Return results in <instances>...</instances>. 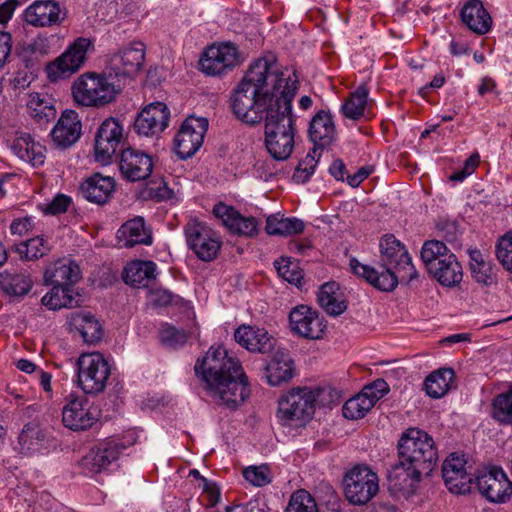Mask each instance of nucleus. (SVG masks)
<instances>
[{
  "mask_svg": "<svg viewBox=\"0 0 512 512\" xmlns=\"http://www.w3.org/2000/svg\"><path fill=\"white\" fill-rule=\"evenodd\" d=\"M297 89L295 72L279 65L274 55H266L250 65L230 96L237 119L249 125L265 121V147L277 161L287 160L295 146L292 102Z\"/></svg>",
  "mask_w": 512,
  "mask_h": 512,
  "instance_id": "nucleus-1",
  "label": "nucleus"
},
{
  "mask_svg": "<svg viewBox=\"0 0 512 512\" xmlns=\"http://www.w3.org/2000/svg\"><path fill=\"white\" fill-rule=\"evenodd\" d=\"M194 369L204 381L208 396L219 406L236 409L250 395L240 362L221 346H212L202 360H197Z\"/></svg>",
  "mask_w": 512,
  "mask_h": 512,
  "instance_id": "nucleus-2",
  "label": "nucleus"
},
{
  "mask_svg": "<svg viewBox=\"0 0 512 512\" xmlns=\"http://www.w3.org/2000/svg\"><path fill=\"white\" fill-rule=\"evenodd\" d=\"M398 462L387 472L392 490L413 494L424 476L430 475L438 462L433 438L418 428H408L397 443Z\"/></svg>",
  "mask_w": 512,
  "mask_h": 512,
  "instance_id": "nucleus-3",
  "label": "nucleus"
},
{
  "mask_svg": "<svg viewBox=\"0 0 512 512\" xmlns=\"http://www.w3.org/2000/svg\"><path fill=\"white\" fill-rule=\"evenodd\" d=\"M380 263L377 267L360 263L356 258L350 260L352 272L365 279L374 288L393 291L399 278L411 282L418 277L412 259L405 246L392 234L383 236L379 243Z\"/></svg>",
  "mask_w": 512,
  "mask_h": 512,
  "instance_id": "nucleus-4",
  "label": "nucleus"
},
{
  "mask_svg": "<svg viewBox=\"0 0 512 512\" xmlns=\"http://www.w3.org/2000/svg\"><path fill=\"white\" fill-rule=\"evenodd\" d=\"M316 394L309 388H294L278 401L276 417L283 426L305 425L314 415Z\"/></svg>",
  "mask_w": 512,
  "mask_h": 512,
  "instance_id": "nucleus-5",
  "label": "nucleus"
},
{
  "mask_svg": "<svg viewBox=\"0 0 512 512\" xmlns=\"http://www.w3.org/2000/svg\"><path fill=\"white\" fill-rule=\"evenodd\" d=\"M74 101L85 107H101L112 102L118 93L104 75L84 73L72 85Z\"/></svg>",
  "mask_w": 512,
  "mask_h": 512,
  "instance_id": "nucleus-6",
  "label": "nucleus"
},
{
  "mask_svg": "<svg viewBox=\"0 0 512 512\" xmlns=\"http://www.w3.org/2000/svg\"><path fill=\"white\" fill-rule=\"evenodd\" d=\"M78 383L85 394L102 393L111 374V366L99 352L83 354L77 361Z\"/></svg>",
  "mask_w": 512,
  "mask_h": 512,
  "instance_id": "nucleus-7",
  "label": "nucleus"
},
{
  "mask_svg": "<svg viewBox=\"0 0 512 512\" xmlns=\"http://www.w3.org/2000/svg\"><path fill=\"white\" fill-rule=\"evenodd\" d=\"M378 490V477L366 466H355L344 477L345 497L351 504L368 503Z\"/></svg>",
  "mask_w": 512,
  "mask_h": 512,
  "instance_id": "nucleus-8",
  "label": "nucleus"
},
{
  "mask_svg": "<svg viewBox=\"0 0 512 512\" xmlns=\"http://www.w3.org/2000/svg\"><path fill=\"white\" fill-rule=\"evenodd\" d=\"M189 248L202 261L214 260L222 246L220 236L203 222L191 219L184 228Z\"/></svg>",
  "mask_w": 512,
  "mask_h": 512,
  "instance_id": "nucleus-9",
  "label": "nucleus"
},
{
  "mask_svg": "<svg viewBox=\"0 0 512 512\" xmlns=\"http://www.w3.org/2000/svg\"><path fill=\"white\" fill-rule=\"evenodd\" d=\"M92 42L89 38L79 37L46 68L51 81L66 78L78 71L86 61V56Z\"/></svg>",
  "mask_w": 512,
  "mask_h": 512,
  "instance_id": "nucleus-10",
  "label": "nucleus"
},
{
  "mask_svg": "<svg viewBox=\"0 0 512 512\" xmlns=\"http://www.w3.org/2000/svg\"><path fill=\"white\" fill-rule=\"evenodd\" d=\"M480 494L492 503H506L512 496V481L500 466L480 471L474 480Z\"/></svg>",
  "mask_w": 512,
  "mask_h": 512,
  "instance_id": "nucleus-11",
  "label": "nucleus"
},
{
  "mask_svg": "<svg viewBox=\"0 0 512 512\" xmlns=\"http://www.w3.org/2000/svg\"><path fill=\"white\" fill-rule=\"evenodd\" d=\"M241 62L240 53L232 43H220L209 46L200 58L203 73L220 76L232 71Z\"/></svg>",
  "mask_w": 512,
  "mask_h": 512,
  "instance_id": "nucleus-12",
  "label": "nucleus"
},
{
  "mask_svg": "<svg viewBox=\"0 0 512 512\" xmlns=\"http://www.w3.org/2000/svg\"><path fill=\"white\" fill-rule=\"evenodd\" d=\"M99 418V411L84 395H69L62 410V422L65 427L82 431L91 428Z\"/></svg>",
  "mask_w": 512,
  "mask_h": 512,
  "instance_id": "nucleus-13",
  "label": "nucleus"
},
{
  "mask_svg": "<svg viewBox=\"0 0 512 512\" xmlns=\"http://www.w3.org/2000/svg\"><path fill=\"white\" fill-rule=\"evenodd\" d=\"M208 129L206 118L188 117L174 138V149L180 159L192 157L202 146Z\"/></svg>",
  "mask_w": 512,
  "mask_h": 512,
  "instance_id": "nucleus-14",
  "label": "nucleus"
},
{
  "mask_svg": "<svg viewBox=\"0 0 512 512\" xmlns=\"http://www.w3.org/2000/svg\"><path fill=\"white\" fill-rule=\"evenodd\" d=\"M291 331L300 337L317 340L323 337L325 324L319 313L307 305H299L289 313Z\"/></svg>",
  "mask_w": 512,
  "mask_h": 512,
  "instance_id": "nucleus-15",
  "label": "nucleus"
},
{
  "mask_svg": "<svg viewBox=\"0 0 512 512\" xmlns=\"http://www.w3.org/2000/svg\"><path fill=\"white\" fill-rule=\"evenodd\" d=\"M124 140L123 126L115 118L105 119L99 126L95 137V158L108 162Z\"/></svg>",
  "mask_w": 512,
  "mask_h": 512,
  "instance_id": "nucleus-16",
  "label": "nucleus"
},
{
  "mask_svg": "<svg viewBox=\"0 0 512 512\" xmlns=\"http://www.w3.org/2000/svg\"><path fill=\"white\" fill-rule=\"evenodd\" d=\"M466 464L464 456L456 453L450 454L444 461L442 476L450 492L465 494L471 491L475 477L468 472Z\"/></svg>",
  "mask_w": 512,
  "mask_h": 512,
  "instance_id": "nucleus-17",
  "label": "nucleus"
},
{
  "mask_svg": "<svg viewBox=\"0 0 512 512\" xmlns=\"http://www.w3.org/2000/svg\"><path fill=\"white\" fill-rule=\"evenodd\" d=\"M125 447L122 443L110 440L91 449L80 461L82 473L88 476L106 471L115 462Z\"/></svg>",
  "mask_w": 512,
  "mask_h": 512,
  "instance_id": "nucleus-18",
  "label": "nucleus"
},
{
  "mask_svg": "<svg viewBox=\"0 0 512 512\" xmlns=\"http://www.w3.org/2000/svg\"><path fill=\"white\" fill-rule=\"evenodd\" d=\"M213 213L221 219L224 226L233 234L245 237H254L258 234L259 221L253 216L240 214L232 206L219 202L214 206Z\"/></svg>",
  "mask_w": 512,
  "mask_h": 512,
  "instance_id": "nucleus-19",
  "label": "nucleus"
},
{
  "mask_svg": "<svg viewBox=\"0 0 512 512\" xmlns=\"http://www.w3.org/2000/svg\"><path fill=\"white\" fill-rule=\"evenodd\" d=\"M169 115V110L164 103H151L138 114L134 129L139 135L147 137L158 135L168 126Z\"/></svg>",
  "mask_w": 512,
  "mask_h": 512,
  "instance_id": "nucleus-20",
  "label": "nucleus"
},
{
  "mask_svg": "<svg viewBox=\"0 0 512 512\" xmlns=\"http://www.w3.org/2000/svg\"><path fill=\"white\" fill-rule=\"evenodd\" d=\"M119 167L123 177L127 180L131 182L143 181L151 175L153 161L147 153L127 148L121 153Z\"/></svg>",
  "mask_w": 512,
  "mask_h": 512,
  "instance_id": "nucleus-21",
  "label": "nucleus"
},
{
  "mask_svg": "<svg viewBox=\"0 0 512 512\" xmlns=\"http://www.w3.org/2000/svg\"><path fill=\"white\" fill-rule=\"evenodd\" d=\"M144 60V44L137 42L114 54L110 59V66L117 76L133 77L140 71Z\"/></svg>",
  "mask_w": 512,
  "mask_h": 512,
  "instance_id": "nucleus-22",
  "label": "nucleus"
},
{
  "mask_svg": "<svg viewBox=\"0 0 512 512\" xmlns=\"http://www.w3.org/2000/svg\"><path fill=\"white\" fill-rule=\"evenodd\" d=\"M65 18L58 2L39 0L33 2L24 11L25 21L34 27H49L59 24Z\"/></svg>",
  "mask_w": 512,
  "mask_h": 512,
  "instance_id": "nucleus-23",
  "label": "nucleus"
},
{
  "mask_svg": "<svg viewBox=\"0 0 512 512\" xmlns=\"http://www.w3.org/2000/svg\"><path fill=\"white\" fill-rule=\"evenodd\" d=\"M308 137L314 147L323 150L329 147L336 138V127L329 110H319L312 117L308 127Z\"/></svg>",
  "mask_w": 512,
  "mask_h": 512,
  "instance_id": "nucleus-24",
  "label": "nucleus"
},
{
  "mask_svg": "<svg viewBox=\"0 0 512 512\" xmlns=\"http://www.w3.org/2000/svg\"><path fill=\"white\" fill-rule=\"evenodd\" d=\"M116 182L113 177L95 173L80 185V193L87 201L104 205L113 196Z\"/></svg>",
  "mask_w": 512,
  "mask_h": 512,
  "instance_id": "nucleus-25",
  "label": "nucleus"
},
{
  "mask_svg": "<svg viewBox=\"0 0 512 512\" xmlns=\"http://www.w3.org/2000/svg\"><path fill=\"white\" fill-rule=\"evenodd\" d=\"M81 127L78 114L73 110H65L51 131L52 139L58 147H70L80 138Z\"/></svg>",
  "mask_w": 512,
  "mask_h": 512,
  "instance_id": "nucleus-26",
  "label": "nucleus"
},
{
  "mask_svg": "<svg viewBox=\"0 0 512 512\" xmlns=\"http://www.w3.org/2000/svg\"><path fill=\"white\" fill-rule=\"evenodd\" d=\"M235 341L251 352L268 353L274 348L275 340L263 328L241 325L234 333Z\"/></svg>",
  "mask_w": 512,
  "mask_h": 512,
  "instance_id": "nucleus-27",
  "label": "nucleus"
},
{
  "mask_svg": "<svg viewBox=\"0 0 512 512\" xmlns=\"http://www.w3.org/2000/svg\"><path fill=\"white\" fill-rule=\"evenodd\" d=\"M460 17L462 23L478 35L491 29L492 18L480 0H468L460 10Z\"/></svg>",
  "mask_w": 512,
  "mask_h": 512,
  "instance_id": "nucleus-28",
  "label": "nucleus"
},
{
  "mask_svg": "<svg viewBox=\"0 0 512 512\" xmlns=\"http://www.w3.org/2000/svg\"><path fill=\"white\" fill-rule=\"evenodd\" d=\"M80 279L79 266L68 259H60L44 272L46 285L70 288Z\"/></svg>",
  "mask_w": 512,
  "mask_h": 512,
  "instance_id": "nucleus-29",
  "label": "nucleus"
},
{
  "mask_svg": "<svg viewBox=\"0 0 512 512\" xmlns=\"http://www.w3.org/2000/svg\"><path fill=\"white\" fill-rule=\"evenodd\" d=\"M118 243L122 247H133L135 245H150L152 243L151 231L145 226L142 217L125 222L117 231Z\"/></svg>",
  "mask_w": 512,
  "mask_h": 512,
  "instance_id": "nucleus-30",
  "label": "nucleus"
},
{
  "mask_svg": "<svg viewBox=\"0 0 512 512\" xmlns=\"http://www.w3.org/2000/svg\"><path fill=\"white\" fill-rule=\"evenodd\" d=\"M49 442L47 431L36 422L24 425L18 436L19 450L22 454L31 455L46 449Z\"/></svg>",
  "mask_w": 512,
  "mask_h": 512,
  "instance_id": "nucleus-31",
  "label": "nucleus"
},
{
  "mask_svg": "<svg viewBox=\"0 0 512 512\" xmlns=\"http://www.w3.org/2000/svg\"><path fill=\"white\" fill-rule=\"evenodd\" d=\"M71 329L78 331L86 343L93 344L103 336L102 326L90 312H73L69 317Z\"/></svg>",
  "mask_w": 512,
  "mask_h": 512,
  "instance_id": "nucleus-32",
  "label": "nucleus"
},
{
  "mask_svg": "<svg viewBox=\"0 0 512 512\" xmlns=\"http://www.w3.org/2000/svg\"><path fill=\"white\" fill-rule=\"evenodd\" d=\"M26 106L30 117L40 126H45L56 118L54 100L47 94L30 93Z\"/></svg>",
  "mask_w": 512,
  "mask_h": 512,
  "instance_id": "nucleus-33",
  "label": "nucleus"
},
{
  "mask_svg": "<svg viewBox=\"0 0 512 512\" xmlns=\"http://www.w3.org/2000/svg\"><path fill=\"white\" fill-rule=\"evenodd\" d=\"M293 370L290 356L283 351H277L265 367V377L271 386H278L292 379Z\"/></svg>",
  "mask_w": 512,
  "mask_h": 512,
  "instance_id": "nucleus-34",
  "label": "nucleus"
},
{
  "mask_svg": "<svg viewBox=\"0 0 512 512\" xmlns=\"http://www.w3.org/2000/svg\"><path fill=\"white\" fill-rule=\"evenodd\" d=\"M428 273L444 287H455L463 278L462 266L455 254L444 258L439 265H434Z\"/></svg>",
  "mask_w": 512,
  "mask_h": 512,
  "instance_id": "nucleus-35",
  "label": "nucleus"
},
{
  "mask_svg": "<svg viewBox=\"0 0 512 512\" xmlns=\"http://www.w3.org/2000/svg\"><path fill=\"white\" fill-rule=\"evenodd\" d=\"M156 267L153 261H132L124 269L123 279L126 284L133 287H146L155 278Z\"/></svg>",
  "mask_w": 512,
  "mask_h": 512,
  "instance_id": "nucleus-36",
  "label": "nucleus"
},
{
  "mask_svg": "<svg viewBox=\"0 0 512 512\" xmlns=\"http://www.w3.org/2000/svg\"><path fill=\"white\" fill-rule=\"evenodd\" d=\"M317 300L319 305L331 316L341 315L347 309V302L336 282H328L321 286Z\"/></svg>",
  "mask_w": 512,
  "mask_h": 512,
  "instance_id": "nucleus-37",
  "label": "nucleus"
},
{
  "mask_svg": "<svg viewBox=\"0 0 512 512\" xmlns=\"http://www.w3.org/2000/svg\"><path fill=\"white\" fill-rule=\"evenodd\" d=\"M33 281L26 271L0 273V289L8 296L23 297L31 290Z\"/></svg>",
  "mask_w": 512,
  "mask_h": 512,
  "instance_id": "nucleus-38",
  "label": "nucleus"
},
{
  "mask_svg": "<svg viewBox=\"0 0 512 512\" xmlns=\"http://www.w3.org/2000/svg\"><path fill=\"white\" fill-rule=\"evenodd\" d=\"M12 151L21 160L39 166L44 162L43 147L32 140L29 134L22 135L13 141Z\"/></svg>",
  "mask_w": 512,
  "mask_h": 512,
  "instance_id": "nucleus-39",
  "label": "nucleus"
},
{
  "mask_svg": "<svg viewBox=\"0 0 512 512\" xmlns=\"http://www.w3.org/2000/svg\"><path fill=\"white\" fill-rule=\"evenodd\" d=\"M455 373L451 368H441L431 373L424 382L427 395L441 398L448 393L454 382Z\"/></svg>",
  "mask_w": 512,
  "mask_h": 512,
  "instance_id": "nucleus-40",
  "label": "nucleus"
},
{
  "mask_svg": "<svg viewBox=\"0 0 512 512\" xmlns=\"http://www.w3.org/2000/svg\"><path fill=\"white\" fill-rule=\"evenodd\" d=\"M305 224L296 217H284L280 214L271 215L266 220L265 230L269 235L290 236L304 231Z\"/></svg>",
  "mask_w": 512,
  "mask_h": 512,
  "instance_id": "nucleus-41",
  "label": "nucleus"
},
{
  "mask_svg": "<svg viewBox=\"0 0 512 512\" xmlns=\"http://www.w3.org/2000/svg\"><path fill=\"white\" fill-rule=\"evenodd\" d=\"M369 91L361 85L350 94L341 106V111L346 118L358 120L364 115Z\"/></svg>",
  "mask_w": 512,
  "mask_h": 512,
  "instance_id": "nucleus-42",
  "label": "nucleus"
},
{
  "mask_svg": "<svg viewBox=\"0 0 512 512\" xmlns=\"http://www.w3.org/2000/svg\"><path fill=\"white\" fill-rule=\"evenodd\" d=\"M454 255L446 244L439 240H427L423 243L421 249V259L427 269L430 270L434 265H439L444 258Z\"/></svg>",
  "mask_w": 512,
  "mask_h": 512,
  "instance_id": "nucleus-43",
  "label": "nucleus"
},
{
  "mask_svg": "<svg viewBox=\"0 0 512 512\" xmlns=\"http://www.w3.org/2000/svg\"><path fill=\"white\" fill-rule=\"evenodd\" d=\"M376 403L362 390L359 394L348 399L342 408L343 416L357 420L363 418Z\"/></svg>",
  "mask_w": 512,
  "mask_h": 512,
  "instance_id": "nucleus-44",
  "label": "nucleus"
},
{
  "mask_svg": "<svg viewBox=\"0 0 512 512\" xmlns=\"http://www.w3.org/2000/svg\"><path fill=\"white\" fill-rule=\"evenodd\" d=\"M491 414L496 421L512 425V387L493 399Z\"/></svg>",
  "mask_w": 512,
  "mask_h": 512,
  "instance_id": "nucleus-45",
  "label": "nucleus"
},
{
  "mask_svg": "<svg viewBox=\"0 0 512 512\" xmlns=\"http://www.w3.org/2000/svg\"><path fill=\"white\" fill-rule=\"evenodd\" d=\"M71 293V288L52 286L51 291L42 297L41 302L50 310L72 307L75 300Z\"/></svg>",
  "mask_w": 512,
  "mask_h": 512,
  "instance_id": "nucleus-46",
  "label": "nucleus"
},
{
  "mask_svg": "<svg viewBox=\"0 0 512 512\" xmlns=\"http://www.w3.org/2000/svg\"><path fill=\"white\" fill-rule=\"evenodd\" d=\"M322 150L313 147L308 154L299 161L293 179L297 182L304 183L309 180L311 175L314 173L317 162L321 156Z\"/></svg>",
  "mask_w": 512,
  "mask_h": 512,
  "instance_id": "nucleus-47",
  "label": "nucleus"
},
{
  "mask_svg": "<svg viewBox=\"0 0 512 512\" xmlns=\"http://www.w3.org/2000/svg\"><path fill=\"white\" fill-rule=\"evenodd\" d=\"M285 512H318V508L310 493L297 490L292 494Z\"/></svg>",
  "mask_w": 512,
  "mask_h": 512,
  "instance_id": "nucleus-48",
  "label": "nucleus"
},
{
  "mask_svg": "<svg viewBox=\"0 0 512 512\" xmlns=\"http://www.w3.org/2000/svg\"><path fill=\"white\" fill-rule=\"evenodd\" d=\"M50 250L48 243L41 237L27 240L18 247V252L26 260H34L43 257Z\"/></svg>",
  "mask_w": 512,
  "mask_h": 512,
  "instance_id": "nucleus-49",
  "label": "nucleus"
},
{
  "mask_svg": "<svg viewBox=\"0 0 512 512\" xmlns=\"http://www.w3.org/2000/svg\"><path fill=\"white\" fill-rule=\"evenodd\" d=\"M496 256L502 266L512 273V232L506 233L499 239Z\"/></svg>",
  "mask_w": 512,
  "mask_h": 512,
  "instance_id": "nucleus-50",
  "label": "nucleus"
},
{
  "mask_svg": "<svg viewBox=\"0 0 512 512\" xmlns=\"http://www.w3.org/2000/svg\"><path fill=\"white\" fill-rule=\"evenodd\" d=\"M243 476L248 482L258 487L271 482L270 470L266 465L248 467L244 469Z\"/></svg>",
  "mask_w": 512,
  "mask_h": 512,
  "instance_id": "nucleus-51",
  "label": "nucleus"
},
{
  "mask_svg": "<svg viewBox=\"0 0 512 512\" xmlns=\"http://www.w3.org/2000/svg\"><path fill=\"white\" fill-rule=\"evenodd\" d=\"M274 267L280 277L291 284H296L300 281L301 274L296 270V266L289 260V258H280L275 260Z\"/></svg>",
  "mask_w": 512,
  "mask_h": 512,
  "instance_id": "nucleus-52",
  "label": "nucleus"
},
{
  "mask_svg": "<svg viewBox=\"0 0 512 512\" xmlns=\"http://www.w3.org/2000/svg\"><path fill=\"white\" fill-rule=\"evenodd\" d=\"M437 230L438 233L444 238L448 243H454L458 240L460 235L459 227L456 221L449 219H439L437 222Z\"/></svg>",
  "mask_w": 512,
  "mask_h": 512,
  "instance_id": "nucleus-53",
  "label": "nucleus"
},
{
  "mask_svg": "<svg viewBox=\"0 0 512 512\" xmlns=\"http://www.w3.org/2000/svg\"><path fill=\"white\" fill-rule=\"evenodd\" d=\"M186 341L187 334L183 330L169 326L161 331V342L170 347L181 346Z\"/></svg>",
  "mask_w": 512,
  "mask_h": 512,
  "instance_id": "nucleus-54",
  "label": "nucleus"
},
{
  "mask_svg": "<svg viewBox=\"0 0 512 512\" xmlns=\"http://www.w3.org/2000/svg\"><path fill=\"white\" fill-rule=\"evenodd\" d=\"M470 270L476 282L485 286H490L494 282L493 268L490 262L473 266Z\"/></svg>",
  "mask_w": 512,
  "mask_h": 512,
  "instance_id": "nucleus-55",
  "label": "nucleus"
},
{
  "mask_svg": "<svg viewBox=\"0 0 512 512\" xmlns=\"http://www.w3.org/2000/svg\"><path fill=\"white\" fill-rule=\"evenodd\" d=\"M151 301L155 306L165 307L172 304L177 305L181 298L168 290L157 289L151 292Z\"/></svg>",
  "mask_w": 512,
  "mask_h": 512,
  "instance_id": "nucleus-56",
  "label": "nucleus"
},
{
  "mask_svg": "<svg viewBox=\"0 0 512 512\" xmlns=\"http://www.w3.org/2000/svg\"><path fill=\"white\" fill-rule=\"evenodd\" d=\"M362 390L376 403L389 392V385L385 380L377 379L370 385L365 386Z\"/></svg>",
  "mask_w": 512,
  "mask_h": 512,
  "instance_id": "nucleus-57",
  "label": "nucleus"
},
{
  "mask_svg": "<svg viewBox=\"0 0 512 512\" xmlns=\"http://www.w3.org/2000/svg\"><path fill=\"white\" fill-rule=\"evenodd\" d=\"M71 203V198L64 195L59 194L54 199L46 205L45 213L57 215L60 213H64L67 211L68 206Z\"/></svg>",
  "mask_w": 512,
  "mask_h": 512,
  "instance_id": "nucleus-58",
  "label": "nucleus"
},
{
  "mask_svg": "<svg viewBox=\"0 0 512 512\" xmlns=\"http://www.w3.org/2000/svg\"><path fill=\"white\" fill-rule=\"evenodd\" d=\"M12 50V37L8 32L0 31V68L7 62Z\"/></svg>",
  "mask_w": 512,
  "mask_h": 512,
  "instance_id": "nucleus-59",
  "label": "nucleus"
},
{
  "mask_svg": "<svg viewBox=\"0 0 512 512\" xmlns=\"http://www.w3.org/2000/svg\"><path fill=\"white\" fill-rule=\"evenodd\" d=\"M373 172V168L371 166H363L358 169L352 175H347L346 180L347 183L351 187H358L365 179H367L370 174Z\"/></svg>",
  "mask_w": 512,
  "mask_h": 512,
  "instance_id": "nucleus-60",
  "label": "nucleus"
},
{
  "mask_svg": "<svg viewBox=\"0 0 512 512\" xmlns=\"http://www.w3.org/2000/svg\"><path fill=\"white\" fill-rule=\"evenodd\" d=\"M19 5L18 0H6L0 5V23H7L11 19L15 8Z\"/></svg>",
  "mask_w": 512,
  "mask_h": 512,
  "instance_id": "nucleus-61",
  "label": "nucleus"
},
{
  "mask_svg": "<svg viewBox=\"0 0 512 512\" xmlns=\"http://www.w3.org/2000/svg\"><path fill=\"white\" fill-rule=\"evenodd\" d=\"M329 172L336 180L343 181L345 179L346 166L342 160H334L329 168Z\"/></svg>",
  "mask_w": 512,
  "mask_h": 512,
  "instance_id": "nucleus-62",
  "label": "nucleus"
},
{
  "mask_svg": "<svg viewBox=\"0 0 512 512\" xmlns=\"http://www.w3.org/2000/svg\"><path fill=\"white\" fill-rule=\"evenodd\" d=\"M30 225L29 219H16L10 225V230L12 234L22 235L26 231H28Z\"/></svg>",
  "mask_w": 512,
  "mask_h": 512,
  "instance_id": "nucleus-63",
  "label": "nucleus"
},
{
  "mask_svg": "<svg viewBox=\"0 0 512 512\" xmlns=\"http://www.w3.org/2000/svg\"><path fill=\"white\" fill-rule=\"evenodd\" d=\"M37 374H38L39 383H40L41 387L43 388V390L45 392L51 394L52 393V387H51L52 375L49 372H46L43 370H39Z\"/></svg>",
  "mask_w": 512,
  "mask_h": 512,
  "instance_id": "nucleus-64",
  "label": "nucleus"
}]
</instances>
